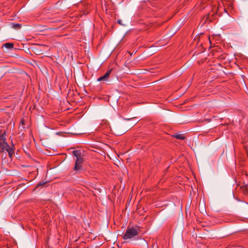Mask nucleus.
Listing matches in <instances>:
<instances>
[{
	"instance_id": "obj_1",
	"label": "nucleus",
	"mask_w": 248,
	"mask_h": 248,
	"mask_svg": "<svg viewBox=\"0 0 248 248\" xmlns=\"http://www.w3.org/2000/svg\"><path fill=\"white\" fill-rule=\"evenodd\" d=\"M5 151L8 152L10 157H12L14 152L13 148L10 147L6 142V135L5 133H3L0 136V152H4Z\"/></svg>"
},
{
	"instance_id": "obj_2",
	"label": "nucleus",
	"mask_w": 248,
	"mask_h": 248,
	"mask_svg": "<svg viewBox=\"0 0 248 248\" xmlns=\"http://www.w3.org/2000/svg\"><path fill=\"white\" fill-rule=\"evenodd\" d=\"M140 232V229L139 227H127L124 236L123 238L125 240L131 239L132 238L137 236Z\"/></svg>"
},
{
	"instance_id": "obj_3",
	"label": "nucleus",
	"mask_w": 248,
	"mask_h": 248,
	"mask_svg": "<svg viewBox=\"0 0 248 248\" xmlns=\"http://www.w3.org/2000/svg\"><path fill=\"white\" fill-rule=\"evenodd\" d=\"M83 162V158H77L74 166V170H79L81 169V164Z\"/></svg>"
},
{
	"instance_id": "obj_4",
	"label": "nucleus",
	"mask_w": 248,
	"mask_h": 248,
	"mask_svg": "<svg viewBox=\"0 0 248 248\" xmlns=\"http://www.w3.org/2000/svg\"><path fill=\"white\" fill-rule=\"evenodd\" d=\"M112 70V69H111L108 71L106 74L103 76L99 78H98L97 80L99 81H102V80H107L108 77L109 76L111 71Z\"/></svg>"
},
{
	"instance_id": "obj_5",
	"label": "nucleus",
	"mask_w": 248,
	"mask_h": 248,
	"mask_svg": "<svg viewBox=\"0 0 248 248\" xmlns=\"http://www.w3.org/2000/svg\"><path fill=\"white\" fill-rule=\"evenodd\" d=\"M225 3L221 0V3L218 1V12L223 10L225 12H226V9L224 6Z\"/></svg>"
},
{
	"instance_id": "obj_6",
	"label": "nucleus",
	"mask_w": 248,
	"mask_h": 248,
	"mask_svg": "<svg viewBox=\"0 0 248 248\" xmlns=\"http://www.w3.org/2000/svg\"><path fill=\"white\" fill-rule=\"evenodd\" d=\"M73 155L77 157V158H83L81 156V150H74L73 151Z\"/></svg>"
},
{
	"instance_id": "obj_7",
	"label": "nucleus",
	"mask_w": 248,
	"mask_h": 248,
	"mask_svg": "<svg viewBox=\"0 0 248 248\" xmlns=\"http://www.w3.org/2000/svg\"><path fill=\"white\" fill-rule=\"evenodd\" d=\"M241 189L245 195H248V186L247 185L244 183L243 185L241 186Z\"/></svg>"
},
{
	"instance_id": "obj_8",
	"label": "nucleus",
	"mask_w": 248,
	"mask_h": 248,
	"mask_svg": "<svg viewBox=\"0 0 248 248\" xmlns=\"http://www.w3.org/2000/svg\"><path fill=\"white\" fill-rule=\"evenodd\" d=\"M12 28L14 29H19L21 27V25L17 23H12L11 24Z\"/></svg>"
},
{
	"instance_id": "obj_9",
	"label": "nucleus",
	"mask_w": 248,
	"mask_h": 248,
	"mask_svg": "<svg viewBox=\"0 0 248 248\" xmlns=\"http://www.w3.org/2000/svg\"><path fill=\"white\" fill-rule=\"evenodd\" d=\"M173 136L177 139H180V140H184L185 138L184 135L182 134H175V135H173Z\"/></svg>"
},
{
	"instance_id": "obj_10",
	"label": "nucleus",
	"mask_w": 248,
	"mask_h": 248,
	"mask_svg": "<svg viewBox=\"0 0 248 248\" xmlns=\"http://www.w3.org/2000/svg\"><path fill=\"white\" fill-rule=\"evenodd\" d=\"M5 47L8 48V49H11L12 48H13L14 47V45L12 43H5V44H4L3 45Z\"/></svg>"
},
{
	"instance_id": "obj_11",
	"label": "nucleus",
	"mask_w": 248,
	"mask_h": 248,
	"mask_svg": "<svg viewBox=\"0 0 248 248\" xmlns=\"http://www.w3.org/2000/svg\"><path fill=\"white\" fill-rule=\"evenodd\" d=\"M217 36H218V42L219 41H220V43H223V45H224V40H222V39H221V40H220V34H218Z\"/></svg>"
},
{
	"instance_id": "obj_12",
	"label": "nucleus",
	"mask_w": 248,
	"mask_h": 248,
	"mask_svg": "<svg viewBox=\"0 0 248 248\" xmlns=\"http://www.w3.org/2000/svg\"><path fill=\"white\" fill-rule=\"evenodd\" d=\"M117 23L122 26H124L125 24L122 23V20L121 19H118L117 20Z\"/></svg>"
},
{
	"instance_id": "obj_13",
	"label": "nucleus",
	"mask_w": 248,
	"mask_h": 248,
	"mask_svg": "<svg viewBox=\"0 0 248 248\" xmlns=\"http://www.w3.org/2000/svg\"><path fill=\"white\" fill-rule=\"evenodd\" d=\"M44 184H45V183H43V184L39 183V184H37V187H38V186H42V185H43Z\"/></svg>"
},
{
	"instance_id": "obj_14",
	"label": "nucleus",
	"mask_w": 248,
	"mask_h": 248,
	"mask_svg": "<svg viewBox=\"0 0 248 248\" xmlns=\"http://www.w3.org/2000/svg\"><path fill=\"white\" fill-rule=\"evenodd\" d=\"M218 65L221 66V67H222L223 66L219 63H218Z\"/></svg>"
},
{
	"instance_id": "obj_15",
	"label": "nucleus",
	"mask_w": 248,
	"mask_h": 248,
	"mask_svg": "<svg viewBox=\"0 0 248 248\" xmlns=\"http://www.w3.org/2000/svg\"><path fill=\"white\" fill-rule=\"evenodd\" d=\"M217 47H218V50H219V46H217ZM219 52V50H218V52Z\"/></svg>"
},
{
	"instance_id": "obj_16",
	"label": "nucleus",
	"mask_w": 248,
	"mask_h": 248,
	"mask_svg": "<svg viewBox=\"0 0 248 248\" xmlns=\"http://www.w3.org/2000/svg\"><path fill=\"white\" fill-rule=\"evenodd\" d=\"M221 93L220 92L217 93V94Z\"/></svg>"
},
{
	"instance_id": "obj_17",
	"label": "nucleus",
	"mask_w": 248,
	"mask_h": 248,
	"mask_svg": "<svg viewBox=\"0 0 248 248\" xmlns=\"http://www.w3.org/2000/svg\"><path fill=\"white\" fill-rule=\"evenodd\" d=\"M221 93L220 92L217 93V94Z\"/></svg>"
}]
</instances>
